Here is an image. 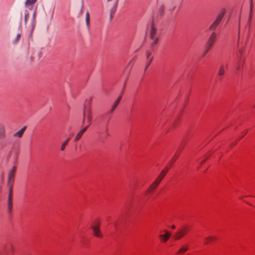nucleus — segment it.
Wrapping results in <instances>:
<instances>
[{
	"label": "nucleus",
	"instance_id": "nucleus-1",
	"mask_svg": "<svg viewBox=\"0 0 255 255\" xmlns=\"http://www.w3.org/2000/svg\"><path fill=\"white\" fill-rule=\"evenodd\" d=\"M13 184L7 183V186H8L9 187L8 194L7 200V211L9 214H11L13 207Z\"/></svg>",
	"mask_w": 255,
	"mask_h": 255
},
{
	"label": "nucleus",
	"instance_id": "nucleus-2",
	"mask_svg": "<svg viewBox=\"0 0 255 255\" xmlns=\"http://www.w3.org/2000/svg\"><path fill=\"white\" fill-rule=\"evenodd\" d=\"M92 120V112L90 107H85L83 109L82 123H86L89 126Z\"/></svg>",
	"mask_w": 255,
	"mask_h": 255
},
{
	"label": "nucleus",
	"instance_id": "nucleus-3",
	"mask_svg": "<svg viewBox=\"0 0 255 255\" xmlns=\"http://www.w3.org/2000/svg\"><path fill=\"white\" fill-rule=\"evenodd\" d=\"M225 13V10L223 9L220 13L218 14L216 19L209 26L210 30H214L219 26Z\"/></svg>",
	"mask_w": 255,
	"mask_h": 255
},
{
	"label": "nucleus",
	"instance_id": "nucleus-4",
	"mask_svg": "<svg viewBox=\"0 0 255 255\" xmlns=\"http://www.w3.org/2000/svg\"><path fill=\"white\" fill-rule=\"evenodd\" d=\"M100 223L98 221H94L91 226L93 230V235L99 238L102 237V234L100 230Z\"/></svg>",
	"mask_w": 255,
	"mask_h": 255
},
{
	"label": "nucleus",
	"instance_id": "nucleus-5",
	"mask_svg": "<svg viewBox=\"0 0 255 255\" xmlns=\"http://www.w3.org/2000/svg\"><path fill=\"white\" fill-rule=\"evenodd\" d=\"M157 29L154 26L153 23H151V28L149 31V35L150 39L153 40V41L151 43L152 46L156 44L158 41V37L156 36Z\"/></svg>",
	"mask_w": 255,
	"mask_h": 255
},
{
	"label": "nucleus",
	"instance_id": "nucleus-6",
	"mask_svg": "<svg viewBox=\"0 0 255 255\" xmlns=\"http://www.w3.org/2000/svg\"><path fill=\"white\" fill-rule=\"evenodd\" d=\"M17 167L14 166L12 169L9 171L7 175V183L13 184L14 178L16 171Z\"/></svg>",
	"mask_w": 255,
	"mask_h": 255
},
{
	"label": "nucleus",
	"instance_id": "nucleus-7",
	"mask_svg": "<svg viewBox=\"0 0 255 255\" xmlns=\"http://www.w3.org/2000/svg\"><path fill=\"white\" fill-rule=\"evenodd\" d=\"M188 229L187 227H184L179 230L178 232L174 236V239L175 240H179L184 236L187 232Z\"/></svg>",
	"mask_w": 255,
	"mask_h": 255
},
{
	"label": "nucleus",
	"instance_id": "nucleus-8",
	"mask_svg": "<svg viewBox=\"0 0 255 255\" xmlns=\"http://www.w3.org/2000/svg\"><path fill=\"white\" fill-rule=\"evenodd\" d=\"M216 37L217 34L215 32H212L208 40L206 46L209 48H211L216 41Z\"/></svg>",
	"mask_w": 255,
	"mask_h": 255
},
{
	"label": "nucleus",
	"instance_id": "nucleus-9",
	"mask_svg": "<svg viewBox=\"0 0 255 255\" xmlns=\"http://www.w3.org/2000/svg\"><path fill=\"white\" fill-rule=\"evenodd\" d=\"M163 232L165 234L164 235H160L159 237L162 242H166L169 239L171 234L166 230H164Z\"/></svg>",
	"mask_w": 255,
	"mask_h": 255
},
{
	"label": "nucleus",
	"instance_id": "nucleus-10",
	"mask_svg": "<svg viewBox=\"0 0 255 255\" xmlns=\"http://www.w3.org/2000/svg\"><path fill=\"white\" fill-rule=\"evenodd\" d=\"M37 0H26L24 6L29 10L32 9L34 4L36 2Z\"/></svg>",
	"mask_w": 255,
	"mask_h": 255
},
{
	"label": "nucleus",
	"instance_id": "nucleus-11",
	"mask_svg": "<svg viewBox=\"0 0 255 255\" xmlns=\"http://www.w3.org/2000/svg\"><path fill=\"white\" fill-rule=\"evenodd\" d=\"M89 127V125H87L85 128H82L76 135V136L74 138V140L75 141H77L79 140L81 136H82L83 134L85 132V131L87 129V128Z\"/></svg>",
	"mask_w": 255,
	"mask_h": 255
},
{
	"label": "nucleus",
	"instance_id": "nucleus-12",
	"mask_svg": "<svg viewBox=\"0 0 255 255\" xmlns=\"http://www.w3.org/2000/svg\"><path fill=\"white\" fill-rule=\"evenodd\" d=\"M5 138V130L4 126L0 124V140L3 139Z\"/></svg>",
	"mask_w": 255,
	"mask_h": 255
},
{
	"label": "nucleus",
	"instance_id": "nucleus-13",
	"mask_svg": "<svg viewBox=\"0 0 255 255\" xmlns=\"http://www.w3.org/2000/svg\"><path fill=\"white\" fill-rule=\"evenodd\" d=\"M54 7H51L46 13V15L50 20H51L54 16Z\"/></svg>",
	"mask_w": 255,
	"mask_h": 255
},
{
	"label": "nucleus",
	"instance_id": "nucleus-14",
	"mask_svg": "<svg viewBox=\"0 0 255 255\" xmlns=\"http://www.w3.org/2000/svg\"><path fill=\"white\" fill-rule=\"evenodd\" d=\"M122 99V95H120L117 100L115 101L113 105H112V109L111 111V112L112 113L116 108V107L118 106L119 103H120V101Z\"/></svg>",
	"mask_w": 255,
	"mask_h": 255
},
{
	"label": "nucleus",
	"instance_id": "nucleus-15",
	"mask_svg": "<svg viewBox=\"0 0 255 255\" xmlns=\"http://www.w3.org/2000/svg\"><path fill=\"white\" fill-rule=\"evenodd\" d=\"M35 17H36V12L34 11L33 13L32 20V23H31V26H30L31 32L33 31V30H34V29L35 27V25H36Z\"/></svg>",
	"mask_w": 255,
	"mask_h": 255
},
{
	"label": "nucleus",
	"instance_id": "nucleus-16",
	"mask_svg": "<svg viewBox=\"0 0 255 255\" xmlns=\"http://www.w3.org/2000/svg\"><path fill=\"white\" fill-rule=\"evenodd\" d=\"M26 128V127H23L19 130H18V131H17L15 133H14V134H13V136H17V137H21L22 136L24 131H25Z\"/></svg>",
	"mask_w": 255,
	"mask_h": 255
},
{
	"label": "nucleus",
	"instance_id": "nucleus-17",
	"mask_svg": "<svg viewBox=\"0 0 255 255\" xmlns=\"http://www.w3.org/2000/svg\"><path fill=\"white\" fill-rule=\"evenodd\" d=\"M165 176V171H161L155 181L159 184Z\"/></svg>",
	"mask_w": 255,
	"mask_h": 255
},
{
	"label": "nucleus",
	"instance_id": "nucleus-18",
	"mask_svg": "<svg viewBox=\"0 0 255 255\" xmlns=\"http://www.w3.org/2000/svg\"><path fill=\"white\" fill-rule=\"evenodd\" d=\"M159 185L158 182H156L155 181H154L153 183L149 186V187L147 189V191L148 192H150L154 190L156 187Z\"/></svg>",
	"mask_w": 255,
	"mask_h": 255
},
{
	"label": "nucleus",
	"instance_id": "nucleus-19",
	"mask_svg": "<svg viewBox=\"0 0 255 255\" xmlns=\"http://www.w3.org/2000/svg\"><path fill=\"white\" fill-rule=\"evenodd\" d=\"M225 70L223 65H221L218 70V75L220 77H222L225 74Z\"/></svg>",
	"mask_w": 255,
	"mask_h": 255
},
{
	"label": "nucleus",
	"instance_id": "nucleus-20",
	"mask_svg": "<svg viewBox=\"0 0 255 255\" xmlns=\"http://www.w3.org/2000/svg\"><path fill=\"white\" fill-rule=\"evenodd\" d=\"M214 240H215V238L213 237H208L204 239L205 242L204 244L205 245H207L210 242L213 241Z\"/></svg>",
	"mask_w": 255,
	"mask_h": 255
},
{
	"label": "nucleus",
	"instance_id": "nucleus-21",
	"mask_svg": "<svg viewBox=\"0 0 255 255\" xmlns=\"http://www.w3.org/2000/svg\"><path fill=\"white\" fill-rule=\"evenodd\" d=\"M29 11L27 10H26V9L25 10L24 12V24H25V25H26V24H27V20H28V18L29 17Z\"/></svg>",
	"mask_w": 255,
	"mask_h": 255
},
{
	"label": "nucleus",
	"instance_id": "nucleus-22",
	"mask_svg": "<svg viewBox=\"0 0 255 255\" xmlns=\"http://www.w3.org/2000/svg\"><path fill=\"white\" fill-rule=\"evenodd\" d=\"M86 23L88 28H89L90 23V14L88 12H87L85 15Z\"/></svg>",
	"mask_w": 255,
	"mask_h": 255
},
{
	"label": "nucleus",
	"instance_id": "nucleus-23",
	"mask_svg": "<svg viewBox=\"0 0 255 255\" xmlns=\"http://www.w3.org/2000/svg\"><path fill=\"white\" fill-rule=\"evenodd\" d=\"M242 54H243V50L242 49H241L239 50V61L238 62V63H237V68H236V69L237 70H239V69H240V63H241V59H240V58L242 56Z\"/></svg>",
	"mask_w": 255,
	"mask_h": 255
},
{
	"label": "nucleus",
	"instance_id": "nucleus-24",
	"mask_svg": "<svg viewBox=\"0 0 255 255\" xmlns=\"http://www.w3.org/2000/svg\"><path fill=\"white\" fill-rule=\"evenodd\" d=\"M20 37H21V33L20 32L17 33L16 35L15 38L12 41V43L14 44L17 43V42L19 41V40L20 39Z\"/></svg>",
	"mask_w": 255,
	"mask_h": 255
},
{
	"label": "nucleus",
	"instance_id": "nucleus-25",
	"mask_svg": "<svg viewBox=\"0 0 255 255\" xmlns=\"http://www.w3.org/2000/svg\"><path fill=\"white\" fill-rule=\"evenodd\" d=\"M188 250V247L186 246H183L178 251L177 253L181 254L185 253Z\"/></svg>",
	"mask_w": 255,
	"mask_h": 255
},
{
	"label": "nucleus",
	"instance_id": "nucleus-26",
	"mask_svg": "<svg viewBox=\"0 0 255 255\" xmlns=\"http://www.w3.org/2000/svg\"><path fill=\"white\" fill-rule=\"evenodd\" d=\"M69 140H70V138H68L64 142H63L62 143L61 146V151L64 150L65 147L67 145V144H68Z\"/></svg>",
	"mask_w": 255,
	"mask_h": 255
},
{
	"label": "nucleus",
	"instance_id": "nucleus-27",
	"mask_svg": "<svg viewBox=\"0 0 255 255\" xmlns=\"http://www.w3.org/2000/svg\"><path fill=\"white\" fill-rule=\"evenodd\" d=\"M92 98L90 97L89 101L87 100H86L85 104L84 106V108L85 107H90L91 108V102H92Z\"/></svg>",
	"mask_w": 255,
	"mask_h": 255
},
{
	"label": "nucleus",
	"instance_id": "nucleus-28",
	"mask_svg": "<svg viewBox=\"0 0 255 255\" xmlns=\"http://www.w3.org/2000/svg\"><path fill=\"white\" fill-rule=\"evenodd\" d=\"M116 10V6L113 7L110 10V19H112L113 18V15Z\"/></svg>",
	"mask_w": 255,
	"mask_h": 255
},
{
	"label": "nucleus",
	"instance_id": "nucleus-29",
	"mask_svg": "<svg viewBox=\"0 0 255 255\" xmlns=\"http://www.w3.org/2000/svg\"><path fill=\"white\" fill-rule=\"evenodd\" d=\"M153 58V57H151L150 59L149 62L147 63V65H146V67L145 68V71H146L147 70V68L149 67V66L151 64V62L152 61Z\"/></svg>",
	"mask_w": 255,
	"mask_h": 255
},
{
	"label": "nucleus",
	"instance_id": "nucleus-30",
	"mask_svg": "<svg viewBox=\"0 0 255 255\" xmlns=\"http://www.w3.org/2000/svg\"><path fill=\"white\" fill-rule=\"evenodd\" d=\"M211 48H209V47H207L206 46V49L205 50V51H204L203 55H202V57H203L204 56H205V55L207 53V52L209 51V50H210Z\"/></svg>",
	"mask_w": 255,
	"mask_h": 255
},
{
	"label": "nucleus",
	"instance_id": "nucleus-31",
	"mask_svg": "<svg viewBox=\"0 0 255 255\" xmlns=\"http://www.w3.org/2000/svg\"><path fill=\"white\" fill-rule=\"evenodd\" d=\"M178 156V154L176 153L174 155V156L172 157V161L173 162L175 161L176 160V159L177 158Z\"/></svg>",
	"mask_w": 255,
	"mask_h": 255
},
{
	"label": "nucleus",
	"instance_id": "nucleus-32",
	"mask_svg": "<svg viewBox=\"0 0 255 255\" xmlns=\"http://www.w3.org/2000/svg\"><path fill=\"white\" fill-rule=\"evenodd\" d=\"M252 4H251V8H250L249 20H251V19H252Z\"/></svg>",
	"mask_w": 255,
	"mask_h": 255
},
{
	"label": "nucleus",
	"instance_id": "nucleus-33",
	"mask_svg": "<svg viewBox=\"0 0 255 255\" xmlns=\"http://www.w3.org/2000/svg\"><path fill=\"white\" fill-rule=\"evenodd\" d=\"M168 171V168L167 167H165L164 169H163L161 171H165V175H166L167 172Z\"/></svg>",
	"mask_w": 255,
	"mask_h": 255
},
{
	"label": "nucleus",
	"instance_id": "nucleus-34",
	"mask_svg": "<svg viewBox=\"0 0 255 255\" xmlns=\"http://www.w3.org/2000/svg\"><path fill=\"white\" fill-rule=\"evenodd\" d=\"M108 130V128L107 127L106 128V130H105L106 136H109L110 135Z\"/></svg>",
	"mask_w": 255,
	"mask_h": 255
},
{
	"label": "nucleus",
	"instance_id": "nucleus-35",
	"mask_svg": "<svg viewBox=\"0 0 255 255\" xmlns=\"http://www.w3.org/2000/svg\"><path fill=\"white\" fill-rule=\"evenodd\" d=\"M150 55H151V53H150L149 52H147V53H146V58L147 59L149 58Z\"/></svg>",
	"mask_w": 255,
	"mask_h": 255
},
{
	"label": "nucleus",
	"instance_id": "nucleus-36",
	"mask_svg": "<svg viewBox=\"0 0 255 255\" xmlns=\"http://www.w3.org/2000/svg\"><path fill=\"white\" fill-rule=\"evenodd\" d=\"M171 228H172V229H174L175 228V225H172V226H171Z\"/></svg>",
	"mask_w": 255,
	"mask_h": 255
},
{
	"label": "nucleus",
	"instance_id": "nucleus-37",
	"mask_svg": "<svg viewBox=\"0 0 255 255\" xmlns=\"http://www.w3.org/2000/svg\"><path fill=\"white\" fill-rule=\"evenodd\" d=\"M240 24H239V33H238V35L239 36V34H240Z\"/></svg>",
	"mask_w": 255,
	"mask_h": 255
},
{
	"label": "nucleus",
	"instance_id": "nucleus-38",
	"mask_svg": "<svg viewBox=\"0 0 255 255\" xmlns=\"http://www.w3.org/2000/svg\"><path fill=\"white\" fill-rule=\"evenodd\" d=\"M183 146H184V145L181 144L180 145V147H181V148L182 149L183 147Z\"/></svg>",
	"mask_w": 255,
	"mask_h": 255
}]
</instances>
